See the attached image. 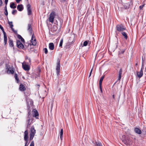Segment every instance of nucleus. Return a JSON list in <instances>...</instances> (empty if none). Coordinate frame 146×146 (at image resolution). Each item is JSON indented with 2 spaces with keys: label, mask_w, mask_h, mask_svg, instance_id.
<instances>
[{
  "label": "nucleus",
  "mask_w": 146,
  "mask_h": 146,
  "mask_svg": "<svg viewBox=\"0 0 146 146\" xmlns=\"http://www.w3.org/2000/svg\"><path fill=\"white\" fill-rule=\"evenodd\" d=\"M28 125H30V124L29 123V122H30V118L29 117H28Z\"/></svg>",
  "instance_id": "nucleus-42"
},
{
  "label": "nucleus",
  "mask_w": 146,
  "mask_h": 146,
  "mask_svg": "<svg viewBox=\"0 0 146 146\" xmlns=\"http://www.w3.org/2000/svg\"><path fill=\"white\" fill-rule=\"evenodd\" d=\"M58 29L57 27L55 25H54L52 28V30L53 31L56 32Z\"/></svg>",
  "instance_id": "nucleus-22"
},
{
  "label": "nucleus",
  "mask_w": 146,
  "mask_h": 146,
  "mask_svg": "<svg viewBox=\"0 0 146 146\" xmlns=\"http://www.w3.org/2000/svg\"><path fill=\"white\" fill-rule=\"evenodd\" d=\"M8 23L10 26V28L12 29L13 26L12 22L8 21Z\"/></svg>",
  "instance_id": "nucleus-27"
},
{
  "label": "nucleus",
  "mask_w": 146,
  "mask_h": 146,
  "mask_svg": "<svg viewBox=\"0 0 146 146\" xmlns=\"http://www.w3.org/2000/svg\"><path fill=\"white\" fill-rule=\"evenodd\" d=\"M55 12L54 11H52L49 15V21L50 22L52 23L53 22L56 16Z\"/></svg>",
  "instance_id": "nucleus-2"
},
{
  "label": "nucleus",
  "mask_w": 146,
  "mask_h": 146,
  "mask_svg": "<svg viewBox=\"0 0 146 146\" xmlns=\"http://www.w3.org/2000/svg\"><path fill=\"white\" fill-rule=\"evenodd\" d=\"M18 37L19 39H21L22 38V37L20 35H19L18 36Z\"/></svg>",
  "instance_id": "nucleus-44"
},
{
  "label": "nucleus",
  "mask_w": 146,
  "mask_h": 146,
  "mask_svg": "<svg viewBox=\"0 0 146 146\" xmlns=\"http://www.w3.org/2000/svg\"><path fill=\"white\" fill-rule=\"evenodd\" d=\"M92 70H93V68H92L91 69V71H90V74H89V77H90V76H91V75L92 71Z\"/></svg>",
  "instance_id": "nucleus-40"
},
{
  "label": "nucleus",
  "mask_w": 146,
  "mask_h": 146,
  "mask_svg": "<svg viewBox=\"0 0 146 146\" xmlns=\"http://www.w3.org/2000/svg\"><path fill=\"white\" fill-rule=\"evenodd\" d=\"M4 13H5V15H8V12H7V8L6 6L5 7V11L4 12Z\"/></svg>",
  "instance_id": "nucleus-30"
},
{
  "label": "nucleus",
  "mask_w": 146,
  "mask_h": 146,
  "mask_svg": "<svg viewBox=\"0 0 146 146\" xmlns=\"http://www.w3.org/2000/svg\"><path fill=\"white\" fill-rule=\"evenodd\" d=\"M143 65H142V68L140 70V71L139 72H137V75L138 77L139 78H140L143 75Z\"/></svg>",
  "instance_id": "nucleus-9"
},
{
  "label": "nucleus",
  "mask_w": 146,
  "mask_h": 146,
  "mask_svg": "<svg viewBox=\"0 0 146 146\" xmlns=\"http://www.w3.org/2000/svg\"><path fill=\"white\" fill-rule=\"evenodd\" d=\"M10 7L13 9H15L16 8V6L15 5V4L14 3H12L10 5Z\"/></svg>",
  "instance_id": "nucleus-26"
},
{
  "label": "nucleus",
  "mask_w": 146,
  "mask_h": 146,
  "mask_svg": "<svg viewBox=\"0 0 146 146\" xmlns=\"http://www.w3.org/2000/svg\"><path fill=\"white\" fill-rule=\"evenodd\" d=\"M15 79L17 80V83H18L19 81V79L17 77V74H15Z\"/></svg>",
  "instance_id": "nucleus-29"
},
{
  "label": "nucleus",
  "mask_w": 146,
  "mask_h": 146,
  "mask_svg": "<svg viewBox=\"0 0 146 146\" xmlns=\"http://www.w3.org/2000/svg\"><path fill=\"white\" fill-rule=\"evenodd\" d=\"M17 45L18 47L20 49H23L24 46L19 40H17Z\"/></svg>",
  "instance_id": "nucleus-6"
},
{
  "label": "nucleus",
  "mask_w": 146,
  "mask_h": 146,
  "mask_svg": "<svg viewBox=\"0 0 146 146\" xmlns=\"http://www.w3.org/2000/svg\"><path fill=\"white\" fill-rule=\"evenodd\" d=\"M49 47L50 50H53L54 48V45L53 43L52 42L50 43L49 44Z\"/></svg>",
  "instance_id": "nucleus-17"
},
{
  "label": "nucleus",
  "mask_w": 146,
  "mask_h": 146,
  "mask_svg": "<svg viewBox=\"0 0 146 146\" xmlns=\"http://www.w3.org/2000/svg\"><path fill=\"white\" fill-rule=\"evenodd\" d=\"M144 5L143 4L141 6H139V8L140 10H141L143 8L144 6Z\"/></svg>",
  "instance_id": "nucleus-35"
},
{
  "label": "nucleus",
  "mask_w": 146,
  "mask_h": 146,
  "mask_svg": "<svg viewBox=\"0 0 146 146\" xmlns=\"http://www.w3.org/2000/svg\"><path fill=\"white\" fill-rule=\"evenodd\" d=\"M17 12V11L16 10H14L12 12V14L15 15V13H16Z\"/></svg>",
  "instance_id": "nucleus-37"
},
{
  "label": "nucleus",
  "mask_w": 146,
  "mask_h": 146,
  "mask_svg": "<svg viewBox=\"0 0 146 146\" xmlns=\"http://www.w3.org/2000/svg\"><path fill=\"white\" fill-rule=\"evenodd\" d=\"M88 44V42L87 41H85L84 43L83 46H82V47L84 46H86Z\"/></svg>",
  "instance_id": "nucleus-28"
},
{
  "label": "nucleus",
  "mask_w": 146,
  "mask_h": 146,
  "mask_svg": "<svg viewBox=\"0 0 146 146\" xmlns=\"http://www.w3.org/2000/svg\"><path fill=\"white\" fill-rule=\"evenodd\" d=\"M145 71H146V67H145Z\"/></svg>",
  "instance_id": "nucleus-53"
},
{
  "label": "nucleus",
  "mask_w": 146,
  "mask_h": 146,
  "mask_svg": "<svg viewBox=\"0 0 146 146\" xmlns=\"http://www.w3.org/2000/svg\"><path fill=\"white\" fill-rule=\"evenodd\" d=\"M22 67L26 71H28L30 69V68L29 66L25 64V63H23L22 64Z\"/></svg>",
  "instance_id": "nucleus-8"
},
{
  "label": "nucleus",
  "mask_w": 146,
  "mask_h": 146,
  "mask_svg": "<svg viewBox=\"0 0 146 146\" xmlns=\"http://www.w3.org/2000/svg\"><path fill=\"white\" fill-rule=\"evenodd\" d=\"M125 52V50L124 49L122 50L119 52L118 55L120 57H122L121 54H123Z\"/></svg>",
  "instance_id": "nucleus-20"
},
{
  "label": "nucleus",
  "mask_w": 146,
  "mask_h": 146,
  "mask_svg": "<svg viewBox=\"0 0 146 146\" xmlns=\"http://www.w3.org/2000/svg\"><path fill=\"white\" fill-rule=\"evenodd\" d=\"M116 28L117 30L118 31H123L126 30V27L122 24L117 25Z\"/></svg>",
  "instance_id": "nucleus-4"
},
{
  "label": "nucleus",
  "mask_w": 146,
  "mask_h": 146,
  "mask_svg": "<svg viewBox=\"0 0 146 146\" xmlns=\"http://www.w3.org/2000/svg\"><path fill=\"white\" fill-rule=\"evenodd\" d=\"M122 73V69L121 68L120 69L119 72L118 80H120L121 78Z\"/></svg>",
  "instance_id": "nucleus-18"
},
{
  "label": "nucleus",
  "mask_w": 146,
  "mask_h": 146,
  "mask_svg": "<svg viewBox=\"0 0 146 146\" xmlns=\"http://www.w3.org/2000/svg\"><path fill=\"white\" fill-rule=\"evenodd\" d=\"M19 89L20 91H23L26 90V88L24 85L21 84L20 85Z\"/></svg>",
  "instance_id": "nucleus-14"
},
{
  "label": "nucleus",
  "mask_w": 146,
  "mask_h": 146,
  "mask_svg": "<svg viewBox=\"0 0 146 146\" xmlns=\"http://www.w3.org/2000/svg\"><path fill=\"white\" fill-rule=\"evenodd\" d=\"M34 144L33 141H32L31 143L30 146H34Z\"/></svg>",
  "instance_id": "nucleus-36"
},
{
  "label": "nucleus",
  "mask_w": 146,
  "mask_h": 146,
  "mask_svg": "<svg viewBox=\"0 0 146 146\" xmlns=\"http://www.w3.org/2000/svg\"><path fill=\"white\" fill-rule=\"evenodd\" d=\"M10 68H9V69H8V71H9V72L11 73L12 74H13L14 72V71L12 69H11V70H10Z\"/></svg>",
  "instance_id": "nucleus-31"
},
{
  "label": "nucleus",
  "mask_w": 146,
  "mask_h": 146,
  "mask_svg": "<svg viewBox=\"0 0 146 146\" xmlns=\"http://www.w3.org/2000/svg\"><path fill=\"white\" fill-rule=\"evenodd\" d=\"M26 141L25 145V146H27V144L28 143V140L27 141Z\"/></svg>",
  "instance_id": "nucleus-47"
},
{
  "label": "nucleus",
  "mask_w": 146,
  "mask_h": 146,
  "mask_svg": "<svg viewBox=\"0 0 146 146\" xmlns=\"http://www.w3.org/2000/svg\"><path fill=\"white\" fill-rule=\"evenodd\" d=\"M136 65H137V64H136Z\"/></svg>",
  "instance_id": "nucleus-54"
},
{
  "label": "nucleus",
  "mask_w": 146,
  "mask_h": 146,
  "mask_svg": "<svg viewBox=\"0 0 146 146\" xmlns=\"http://www.w3.org/2000/svg\"><path fill=\"white\" fill-rule=\"evenodd\" d=\"M113 96V98H114V95H113V96Z\"/></svg>",
  "instance_id": "nucleus-52"
},
{
  "label": "nucleus",
  "mask_w": 146,
  "mask_h": 146,
  "mask_svg": "<svg viewBox=\"0 0 146 146\" xmlns=\"http://www.w3.org/2000/svg\"><path fill=\"white\" fill-rule=\"evenodd\" d=\"M16 2L18 3L20 2L21 0H16Z\"/></svg>",
  "instance_id": "nucleus-48"
},
{
  "label": "nucleus",
  "mask_w": 146,
  "mask_h": 146,
  "mask_svg": "<svg viewBox=\"0 0 146 146\" xmlns=\"http://www.w3.org/2000/svg\"><path fill=\"white\" fill-rule=\"evenodd\" d=\"M27 10L28 15H31L32 14V11L31 5L30 4H28L27 6Z\"/></svg>",
  "instance_id": "nucleus-7"
},
{
  "label": "nucleus",
  "mask_w": 146,
  "mask_h": 146,
  "mask_svg": "<svg viewBox=\"0 0 146 146\" xmlns=\"http://www.w3.org/2000/svg\"><path fill=\"white\" fill-rule=\"evenodd\" d=\"M3 4V1L2 0H0V7H1Z\"/></svg>",
  "instance_id": "nucleus-41"
},
{
  "label": "nucleus",
  "mask_w": 146,
  "mask_h": 146,
  "mask_svg": "<svg viewBox=\"0 0 146 146\" xmlns=\"http://www.w3.org/2000/svg\"><path fill=\"white\" fill-rule=\"evenodd\" d=\"M0 28L1 29V30L3 31V33L4 32H5L4 31V29L3 27H2L1 25H0Z\"/></svg>",
  "instance_id": "nucleus-38"
},
{
  "label": "nucleus",
  "mask_w": 146,
  "mask_h": 146,
  "mask_svg": "<svg viewBox=\"0 0 146 146\" xmlns=\"http://www.w3.org/2000/svg\"><path fill=\"white\" fill-rule=\"evenodd\" d=\"M60 137L61 140L62 139L63 137V130L62 129H61L60 132Z\"/></svg>",
  "instance_id": "nucleus-21"
},
{
  "label": "nucleus",
  "mask_w": 146,
  "mask_h": 146,
  "mask_svg": "<svg viewBox=\"0 0 146 146\" xmlns=\"http://www.w3.org/2000/svg\"><path fill=\"white\" fill-rule=\"evenodd\" d=\"M8 0H5V3L6 5H7L8 2Z\"/></svg>",
  "instance_id": "nucleus-45"
},
{
  "label": "nucleus",
  "mask_w": 146,
  "mask_h": 146,
  "mask_svg": "<svg viewBox=\"0 0 146 146\" xmlns=\"http://www.w3.org/2000/svg\"><path fill=\"white\" fill-rule=\"evenodd\" d=\"M17 8L19 11H21L23 10L24 7L22 4H20L17 6Z\"/></svg>",
  "instance_id": "nucleus-13"
},
{
  "label": "nucleus",
  "mask_w": 146,
  "mask_h": 146,
  "mask_svg": "<svg viewBox=\"0 0 146 146\" xmlns=\"http://www.w3.org/2000/svg\"><path fill=\"white\" fill-rule=\"evenodd\" d=\"M31 40L32 45L34 46L35 45L36 43V39L35 38V37L34 36L33 34L32 35Z\"/></svg>",
  "instance_id": "nucleus-10"
},
{
  "label": "nucleus",
  "mask_w": 146,
  "mask_h": 146,
  "mask_svg": "<svg viewBox=\"0 0 146 146\" xmlns=\"http://www.w3.org/2000/svg\"><path fill=\"white\" fill-rule=\"evenodd\" d=\"M53 103L52 102L51 105V109H52L53 106Z\"/></svg>",
  "instance_id": "nucleus-46"
},
{
  "label": "nucleus",
  "mask_w": 146,
  "mask_h": 146,
  "mask_svg": "<svg viewBox=\"0 0 146 146\" xmlns=\"http://www.w3.org/2000/svg\"><path fill=\"white\" fill-rule=\"evenodd\" d=\"M27 30L30 34L32 35L33 33L32 28L30 24H29L28 25Z\"/></svg>",
  "instance_id": "nucleus-11"
},
{
  "label": "nucleus",
  "mask_w": 146,
  "mask_h": 146,
  "mask_svg": "<svg viewBox=\"0 0 146 146\" xmlns=\"http://www.w3.org/2000/svg\"><path fill=\"white\" fill-rule=\"evenodd\" d=\"M9 45L11 47H13V41L10 38H9Z\"/></svg>",
  "instance_id": "nucleus-23"
},
{
  "label": "nucleus",
  "mask_w": 146,
  "mask_h": 146,
  "mask_svg": "<svg viewBox=\"0 0 146 146\" xmlns=\"http://www.w3.org/2000/svg\"><path fill=\"white\" fill-rule=\"evenodd\" d=\"M102 84H99V88L100 90V91L102 93L103 92V91L102 89Z\"/></svg>",
  "instance_id": "nucleus-32"
},
{
  "label": "nucleus",
  "mask_w": 146,
  "mask_h": 146,
  "mask_svg": "<svg viewBox=\"0 0 146 146\" xmlns=\"http://www.w3.org/2000/svg\"><path fill=\"white\" fill-rule=\"evenodd\" d=\"M55 23V24H56V25H58V22H57V21H56V23Z\"/></svg>",
  "instance_id": "nucleus-51"
},
{
  "label": "nucleus",
  "mask_w": 146,
  "mask_h": 146,
  "mask_svg": "<svg viewBox=\"0 0 146 146\" xmlns=\"http://www.w3.org/2000/svg\"><path fill=\"white\" fill-rule=\"evenodd\" d=\"M24 139L25 141L28 140V132L27 130H26L24 132Z\"/></svg>",
  "instance_id": "nucleus-16"
},
{
  "label": "nucleus",
  "mask_w": 146,
  "mask_h": 146,
  "mask_svg": "<svg viewBox=\"0 0 146 146\" xmlns=\"http://www.w3.org/2000/svg\"><path fill=\"white\" fill-rule=\"evenodd\" d=\"M60 70V60L59 59L57 60V66L56 68L57 75L58 76L59 74Z\"/></svg>",
  "instance_id": "nucleus-5"
},
{
  "label": "nucleus",
  "mask_w": 146,
  "mask_h": 146,
  "mask_svg": "<svg viewBox=\"0 0 146 146\" xmlns=\"http://www.w3.org/2000/svg\"><path fill=\"white\" fill-rule=\"evenodd\" d=\"M33 48H31L30 49V50H29V51L30 52H31V51H33Z\"/></svg>",
  "instance_id": "nucleus-49"
},
{
  "label": "nucleus",
  "mask_w": 146,
  "mask_h": 146,
  "mask_svg": "<svg viewBox=\"0 0 146 146\" xmlns=\"http://www.w3.org/2000/svg\"><path fill=\"white\" fill-rule=\"evenodd\" d=\"M122 142L127 145H130L132 144V141L130 139L125 136V135L122 136Z\"/></svg>",
  "instance_id": "nucleus-1"
},
{
  "label": "nucleus",
  "mask_w": 146,
  "mask_h": 146,
  "mask_svg": "<svg viewBox=\"0 0 146 146\" xmlns=\"http://www.w3.org/2000/svg\"><path fill=\"white\" fill-rule=\"evenodd\" d=\"M20 39L21 40L22 42H25V40L22 37Z\"/></svg>",
  "instance_id": "nucleus-43"
},
{
  "label": "nucleus",
  "mask_w": 146,
  "mask_h": 146,
  "mask_svg": "<svg viewBox=\"0 0 146 146\" xmlns=\"http://www.w3.org/2000/svg\"><path fill=\"white\" fill-rule=\"evenodd\" d=\"M121 34H122V35L124 36V38L125 39H127V34H126V33H125L123 32L121 33Z\"/></svg>",
  "instance_id": "nucleus-25"
},
{
  "label": "nucleus",
  "mask_w": 146,
  "mask_h": 146,
  "mask_svg": "<svg viewBox=\"0 0 146 146\" xmlns=\"http://www.w3.org/2000/svg\"><path fill=\"white\" fill-rule=\"evenodd\" d=\"M44 52L45 54H47L48 53V50L46 48H45L44 49Z\"/></svg>",
  "instance_id": "nucleus-33"
},
{
  "label": "nucleus",
  "mask_w": 146,
  "mask_h": 146,
  "mask_svg": "<svg viewBox=\"0 0 146 146\" xmlns=\"http://www.w3.org/2000/svg\"><path fill=\"white\" fill-rule=\"evenodd\" d=\"M134 131L136 133L139 134H141V130L137 128H135Z\"/></svg>",
  "instance_id": "nucleus-19"
},
{
  "label": "nucleus",
  "mask_w": 146,
  "mask_h": 146,
  "mask_svg": "<svg viewBox=\"0 0 146 146\" xmlns=\"http://www.w3.org/2000/svg\"><path fill=\"white\" fill-rule=\"evenodd\" d=\"M97 146H102L101 143H96Z\"/></svg>",
  "instance_id": "nucleus-39"
},
{
  "label": "nucleus",
  "mask_w": 146,
  "mask_h": 146,
  "mask_svg": "<svg viewBox=\"0 0 146 146\" xmlns=\"http://www.w3.org/2000/svg\"><path fill=\"white\" fill-rule=\"evenodd\" d=\"M38 115V113L37 111L35 110L34 109L33 111V116L34 117H36Z\"/></svg>",
  "instance_id": "nucleus-12"
},
{
  "label": "nucleus",
  "mask_w": 146,
  "mask_h": 146,
  "mask_svg": "<svg viewBox=\"0 0 146 146\" xmlns=\"http://www.w3.org/2000/svg\"><path fill=\"white\" fill-rule=\"evenodd\" d=\"M3 33L4 35V41L5 43V45H6L7 44V36L6 35V33L5 32H4V33Z\"/></svg>",
  "instance_id": "nucleus-15"
},
{
  "label": "nucleus",
  "mask_w": 146,
  "mask_h": 146,
  "mask_svg": "<svg viewBox=\"0 0 146 146\" xmlns=\"http://www.w3.org/2000/svg\"><path fill=\"white\" fill-rule=\"evenodd\" d=\"M66 1V0H61V1L62 2H65Z\"/></svg>",
  "instance_id": "nucleus-50"
},
{
  "label": "nucleus",
  "mask_w": 146,
  "mask_h": 146,
  "mask_svg": "<svg viewBox=\"0 0 146 146\" xmlns=\"http://www.w3.org/2000/svg\"><path fill=\"white\" fill-rule=\"evenodd\" d=\"M62 43H63V40L62 39L61 40V41L60 42V44H59V46L60 47L62 46Z\"/></svg>",
  "instance_id": "nucleus-34"
},
{
  "label": "nucleus",
  "mask_w": 146,
  "mask_h": 146,
  "mask_svg": "<svg viewBox=\"0 0 146 146\" xmlns=\"http://www.w3.org/2000/svg\"><path fill=\"white\" fill-rule=\"evenodd\" d=\"M30 131V140H31L33 139L36 133V130L35 129L34 126H32L31 128Z\"/></svg>",
  "instance_id": "nucleus-3"
},
{
  "label": "nucleus",
  "mask_w": 146,
  "mask_h": 146,
  "mask_svg": "<svg viewBox=\"0 0 146 146\" xmlns=\"http://www.w3.org/2000/svg\"><path fill=\"white\" fill-rule=\"evenodd\" d=\"M104 77H105V76L103 75L101 78L100 80V81H99V84H102V81L104 79Z\"/></svg>",
  "instance_id": "nucleus-24"
}]
</instances>
